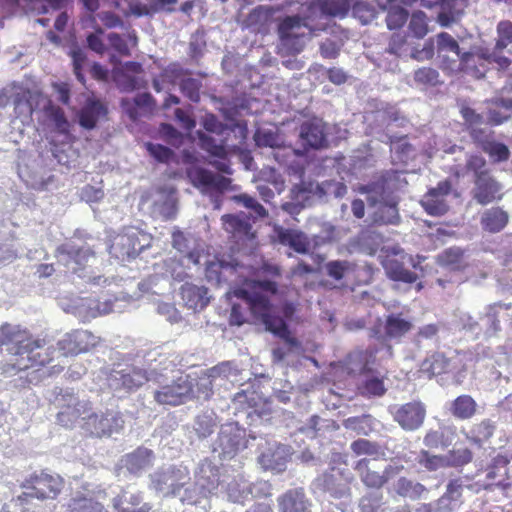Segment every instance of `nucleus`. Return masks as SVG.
I'll return each mask as SVG.
<instances>
[{
  "label": "nucleus",
  "instance_id": "1",
  "mask_svg": "<svg viewBox=\"0 0 512 512\" xmlns=\"http://www.w3.org/2000/svg\"><path fill=\"white\" fill-rule=\"evenodd\" d=\"M258 279L244 280L246 288L235 291V295L243 299L254 319L266 326L274 334L287 331L283 318L273 315L269 296L278 293V280L282 276L281 268L272 263L264 262L256 271Z\"/></svg>",
  "mask_w": 512,
  "mask_h": 512
},
{
  "label": "nucleus",
  "instance_id": "2",
  "mask_svg": "<svg viewBox=\"0 0 512 512\" xmlns=\"http://www.w3.org/2000/svg\"><path fill=\"white\" fill-rule=\"evenodd\" d=\"M3 346L14 357L9 367L16 372L46 366L54 359L55 348L19 324L0 326V352Z\"/></svg>",
  "mask_w": 512,
  "mask_h": 512
},
{
  "label": "nucleus",
  "instance_id": "3",
  "mask_svg": "<svg viewBox=\"0 0 512 512\" xmlns=\"http://www.w3.org/2000/svg\"><path fill=\"white\" fill-rule=\"evenodd\" d=\"M468 173H473L475 177L473 199L477 203L487 205L500 198L499 192L501 186L491 176L489 169L486 168V160L483 156L470 154L467 157L465 166L461 169H457L455 175L460 177Z\"/></svg>",
  "mask_w": 512,
  "mask_h": 512
},
{
  "label": "nucleus",
  "instance_id": "4",
  "mask_svg": "<svg viewBox=\"0 0 512 512\" xmlns=\"http://www.w3.org/2000/svg\"><path fill=\"white\" fill-rule=\"evenodd\" d=\"M64 485L65 480L59 474L40 470L28 475L20 487L24 490H33L35 499L46 501L57 499Z\"/></svg>",
  "mask_w": 512,
  "mask_h": 512
},
{
  "label": "nucleus",
  "instance_id": "5",
  "mask_svg": "<svg viewBox=\"0 0 512 512\" xmlns=\"http://www.w3.org/2000/svg\"><path fill=\"white\" fill-rule=\"evenodd\" d=\"M58 262L72 273L84 277L87 269L96 260V252L89 245L78 246L73 243H64L57 247Z\"/></svg>",
  "mask_w": 512,
  "mask_h": 512
},
{
  "label": "nucleus",
  "instance_id": "6",
  "mask_svg": "<svg viewBox=\"0 0 512 512\" xmlns=\"http://www.w3.org/2000/svg\"><path fill=\"white\" fill-rule=\"evenodd\" d=\"M124 421L119 412L106 410L83 417L82 429L97 438L109 437L123 428Z\"/></svg>",
  "mask_w": 512,
  "mask_h": 512
},
{
  "label": "nucleus",
  "instance_id": "7",
  "mask_svg": "<svg viewBox=\"0 0 512 512\" xmlns=\"http://www.w3.org/2000/svg\"><path fill=\"white\" fill-rule=\"evenodd\" d=\"M193 384L188 376H180L170 384L154 392V400L160 405L178 406L193 398Z\"/></svg>",
  "mask_w": 512,
  "mask_h": 512
},
{
  "label": "nucleus",
  "instance_id": "8",
  "mask_svg": "<svg viewBox=\"0 0 512 512\" xmlns=\"http://www.w3.org/2000/svg\"><path fill=\"white\" fill-rule=\"evenodd\" d=\"M402 467L388 465L383 471L375 468L371 459L362 458L354 465L361 482L369 489H381L389 479L398 474Z\"/></svg>",
  "mask_w": 512,
  "mask_h": 512
},
{
  "label": "nucleus",
  "instance_id": "9",
  "mask_svg": "<svg viewBox=\"0 0 512 512\" xmlns=\"http://www.w3.org/2000/svg\"><path fill=\"white\" fill-rule=\"evenodd\" d=\"M99 343V338L88 330H74L64 335L57 343L63 356H75L86 353Z\"/></svg>",
  "mask_w": 512,
  "mask_h": 512
},
{
  "label": "nucleus",
  "instance_id": "10",
  "mask_svg": "<svg viewBox=\"0 0 512 512\" xmlns=\"http://www.w3.org/2000/svg\"><path fill=\"white\" fill-rule=\"evenodd\" d=\"M277 30L282 44L292 47L296 52L302 50V46L296 47L299 39L312 32L306 20L298 15L284 17L278 23Z\"/></svg>",
  "mask_w": 512,
  "mask_h": 512
},
{
  "label": "nucleus",
  "instance_id": "11",
  "mask_svg": "<svg viewBox=\"0 0 512 512\" xmlns=\"http://www.w3.org/2000/svg\"><path fill=\"white\" fill-rule=\"evenodd\" d=\"M412 321L405 318L402 313H391L386 316L380 330H374L375 336L383 341L400 342L412 329Z\"/></svg>",
  "mask_w": 512,
  "mask_h": 512
},
{
  "label": "nucleus",
  "instance_id": "12",
  "mask_svg": "<svg viewBox=\"0 0 512 512\" xmlns=\"http://www.w3.org/2000/svg\"><path fill=\"white\" fill-rule=\"evenodd\" d=\"M451 183L448 180L440 181L435 188H431L423 196L421 205L431 216H442L447 213L449 206L446 196L451 192Z\"/></svg>",
  "mask_w": 512,
  "mask_h": 512
},
{
  "label": "nucleus",
  "instance_id": "13",
  "mask_svg": "<svg viewBox=\"0 0 512 512\" xmlns=\"http://www.w3.org/2000/svg\"><path fill=\"white\" fill-rule=\"evenodd\" d=\"M300 139L305 148L321 149L327 147L325 122L317 117L304 121L300 126Z\"/></svg>",
  "mask_w": 512,
  "mask_h": 512
},
{
  "label": "nucleus",
  "instance_id": "14",
  "mask_svg": "<svg viewBox=\"0 0 512 512\" xmlns=\"http://www.w3.org/2000/svg\"><path fill=\"white\" fill-rule=\"evenodd\" d=\"M425 406L420 401H412L399 406L393 413L394 420L404 429L414 431L424 422Z\"/></svg>",
  "mask_w": 512,
  "mask_h": 512
},
{
  "label": "nucleus",
  "instance_id": "15",
  "mask_svg": "<svg viewBox=\"0 0 512 512\" xmlns=\"http://www.w3.org/2000/svg\"><path fill=\"white\" fill-rule=\"evenodd\" d=\"M438 58L440 69L448 75L465 72L478 79L484 77V72L476 68V57L471 52H463L460 56H457L458 59H450L447 54Z\"/></svg>",
  "mask_w": 512,
  "mask_h": 512
},
{
  "label": "nucleus",
  "instance_id": "16",
  "mask_svg": "<svg viewBox=\"0 0 512 512\" xmlns=\"http://www.w3.org/2000/svg\"><path fill=\"white\" fill-rule=\"evenodd\" d=\"M107 114V106L102 101L89 99L78 112V123L82 128L92 130L101 119L107 117Z\"/></svg>",
  "mask_w": 512,
  "mask_h": 512
},
{
  "label": "nucleus",
  "instance_id": "17",
  "mask_svg": "<svg viewBox=\"0 0 512 512\" xmlns=\"http://www.w3.org/2000/svg\"><path fill=\"white\" fill-rule=\"evenodd\" d=\"M114 380L116 381L117 389L132 392L147 383L150 378L146 370L138 367H128L117 371L114 375Z\"/></svg>",
  "mask_w": 512,
  "mask_h": 512
},
{
  "label": "nucleus",
  "instance_id": "18",
  "mask_svg": "<svg viewBox=\"0 0 512 512\" xmlns=\"http://www.w3.org/2000/svg\"><path fill=\"white\" fill-rule=\"evenodd\" d=\"M403 259V255H387L382 261V266L391 280L409 284L414 283L418 276L416 273L405 268Z\"/></svg>",
  "mask_w": 512,
  "mask_h": 512
},
{
  "label": "nucleus",
  "instance_id": "19",
  "mask_svg": "<svg viewBox=\"0 0 512 512\" xmlns=\"http://www.w3.org/2000/svg\"><path fill=\"white\" fill-rule=\"evenodd\" d=\"M454 368L453 361L443 352H433L428 355L420 365V372L428 378L448 374Z\"/></svg>",
  "mask_w": 512,
  "mask_h": 512
},
{
  "label": "nucleus",
  "instance_id": "20",
  "mask_svg": "<svg viewBox=\"0 0 512 512\" xmlns=\"http://www.w3.org/2000/svg\"><path fill=\"white\" fill-rule=\"evenodd\" d=\"M180 294L185 306L194 311L204 309L209 303L208 289L204 286L185 283L181 286Z\"/></svg>",
  "mask_w": 512,
  "mask_h": 512
},
{
  "label": "nucleus",
  "instance_id": "21",
  "mask_svg": "<svg viewBox=\"0 0 512 512\" xmlns=\"http://www.w3.org/2000/svg\"><path fill=\"white\" fill-rule=\"evenodd\" d=\"M279 512H310L303 489H290L277 499Z\"/></svg>",
  "mask_w": 512,
  "mask_h": 512
},
{
  "label": "nucleus",
  "instance_id": "22",
  "mask_svg": "<svg viewBox=\"0 0 512 512\" xmlns=\"http://www.w3.org/2000/svg\"><path fill=\"white\" fill-rule=\"evenodd\" d=\"M91 410L88 402L75 400L72 404L64 406L57 414L58 423L66 428H71L75 423Z\"/></svg>",
  "mask_w": 512,
  "mask_h": 512
},
{
  "label": "nucleus",
  "instance_id": "23",
  "mask_svg": "<svg viewBox=\"0 0 512 512\" xmlns=\"http://www.w3.org/2000/svg\"><path fill=\"white\" fill-rule=\"evenodd\" d=\"M509 215L500 207L485 210L480 218L482 229L489 233H498L508 224Z\"/></svg>",
  "mask_w": 512,
  "mask_h": 512
},
{
  "label": "nucleus",
  "instance_id": "24",
  "mask_svg": "<svg viewBox=\"0 0 512 512\" xmlns=\"http://www.w3.org/2000/svg\"><path fill=\"white\" fill-rule=\"evenodd\" d=\"M275 11L276 10L270 6H257L246 17V27L256 32H265L273 22Z\"/></svg>",
  "mask_w": 512,
  "mask_h": 512
},
{
  "label": "nucleus",
  "instance_id": "25",
  "mask_svg": "<svg viewBox=\"0 0 512 512\" xmlns=\"http://www.w3.org/2000/svg\"><path fill=\"white\" fill-rule=\"evenodd\" d=\"M478 405L472 396L463 394L456 397L449 407L452 416L459 420H468L477 413Z\"/></svg>",
  "mask_w": 512,
  "mask_h": 512
},
{
  "label": "nucleus",
  "instance_id": "26",
  "mask_svg": "<svg viewBox=\"0 0 512 512\" xmlns=\"http://www.w3.org/2000/svg\"><path fill=\"white\" fill-rule=\"evenodd\" d=\"M438 263L453 271H464L468 267L465 251L459 247L445 249L438 256Z\"/></svg>",
  "mask_w": 512,
  "mask_h": 512
},
{
  "label": "nucleus",
  "instance_id": "27",
  "mask_svg": "<svg viewBox=\"0 0 512 512\" xmlns=\"http://www.w3.org/2000/svg\"><path fill=\"white\" fill-rule=\"evenodd\" d=\"M223 228L235 237H248L251 232L249 220L240 215L225 214L222 216Z\"/></svg>",
  "mask_w": 512,
  "mask_h": 512
},
{
  "label": "nucleus",
  "instance_id": "28",
  "mask_svg": "<svg viewBox=\"0 0 512 512\" xmlns=\"http://www.w3.org/2000/svg\"><path fill=\"white\" fill-rule=\"evenodd\" d=\"M502 311L501 305H491L487 308L486 312L480 317V325L483 329L485 337H493L500 330V313Z\"/></svg>",
  "mask_w": 512,
  "mask_h": 512
},
{
  "label": "nucleus",
  "instance_id": "29",
  "mask_svg": "<svg viewBox=\"0 0 512 512\" xmlns=\"http://www.w3.org/2000/svg\"><path fill=\"white\" fill-rule=\"evenodd\" d=\"M326 273L336 281H340L350 275L356 276L360 268L357 264L346 260H333L325 265Z\"/></svg>",
  "mask_w": 512,
  "mask_h": 512
},
{
  "label": "nucleus",
  "instance_id": "30",
  "mask_svg": "<svg viewBox=\"0 0 512 512\" xmlns=\"http://www.w3.org/2000/svg\"><path fill=\"white\" fill-rule=\"evenodd\" d=\"M509 459L504 455H497L487 468L486 479L497 486H505L503 483L508 474Z\"/></svg>",
  "mask_w": 512,
  "mask_h": 512
},
{
  "label": "nucleus",
  "instance_id": "31",
  "mask_svg": "<svg viewBox=\"0 0 512 512\" xmlns=\"http://www.w3.org/2000/svg\"><path fill=\"white\" fill-rule=\"evenodd\" d=\"M153 457L152 450L144 447H139L135 451L126 456V467L132 473H138L151 465Z\"/></svg>",
  "mask_w": 512,
  "mask_h": 512
},
{
  "label": "nucleus",
  "instance_id": "32",
  "mask_svg": "<svg viewBox=\"0 0 512 512\" xmlns=\"http://www.w3.org/2000/svg\"><path fill=\"white\" fill-rule=\"evenodd\" d=\"M395 491L401 497L418 500L427 492V488L419 482L400 477L395 484Z\"/></svg>",
  "mask_w": 512,
  "mask_h": 512
},
{
  "label": "nucleus",
  "instance_id": "33",
  "mask_svg": "<svg viewBox=\"0 0 512 512\" xmlns=\"http://www.w3.org/2000/svg\"><path fill=\"white\" fill-rule=\"evenodd\" d=\"M344 428L356 432L358 435L368 436L374 430V418L370 414L348 417L343 420Z\"/></svg>",
  "mask_w": 512,
  "mask_h": 512
},
{
  "label": "nucleus",
  "instance_id": "34",
  "mask_svg": "<svg viewBox=\"0 0 512 512\" xmlns=\"http://www.w3.org/2000/svg\"><path fill=\"white\" fill-rule=\"evenodd\" d=\"M494 430L495 427L492 422L489 419H484L479 423L474 424L470 428L466 437L469 441L477 445H482L492 437Z\"/></svg>",
  "mask_w": 512,
  "mask_h": 512
},
{
  "label": "nucleus",
  "instance_id": "35",
  "mask_svg": "<svg viewBox=\"0 0 512 512\" xmlns=\"http://www.w3.org/2000/svg\"><path fill=\"white\" fill-rule=\"evenodd\" d=\"M70 512H108L98 500L87 496H76L71 499Z\"/></svg>",
  "mask_w": 512,
  "mask_h": 512
},
{
  "label": "nucleus",
  "instance_id": "36",
  "mask_svg": "<svg viewBox=\"0 0 512 512\" xmlns=\"http://www.w3.org/2000/svg\"><path fill=\"white\" fill-rule=\"evenodd\" d=\"M354 0H321L320 9L323 14L332 17H345Z\"/></svg>",
  "mask_w": 512,
  "mask_h": 512
},
{
  "label": "nucleus",
  "instance_id": "37",
  "mask_svg": "<svg viewBox=\"0 0 512 512\" xmlns=\"http://www.w3.org/2000/svg\"><path fill=\"white\" fill-rule=\"evenodd\" d=\"M480 147L493 162H504L510 157V150L504 143L485 140L480 143Z\"/></svg>",
  "mask_w": 512,
  "mask_h": 512
},
{
  "label": "nucleus",
  "instance_id": "38",
  "mask_svg": "<svg viewBox=\"0 0 512 512\" xmlns=\"http://www.w3.org/2000/svg\"><path fill=\"white\" fill-rule=\"evenodd\" d=\"M414 82L424 87H435L442 84L439 72L432 67H421L414 71Z\"/></svg>",
  "mask_w": 512,
  "mask_h": 512
},
{
  "label": "nucleus",
  "instance_id": "39",
  "mask_svg": "<svg viewBox=\"0 0 512 512\" xmlns=\"http://www.w3.org/2000/svg\"><path fill=\"white\" fill-rule=\"evenodd\" d=\"M417 462L428 471H436L440 468L450 466L448 456L431 455L426 450L419 452Z\"/></svg>",
  "mask_w": 512,
  "mask_h": 512
},
{
  "label": "nucleus",
  "instance_id": "40",
  "mask_svg": "<svg viewBox=\"0 0 512 512\" xmlns=\"http://www.w3.org/2000/svg\"><path fill=\"white\" fill-rule=\"evenodd\" d=\"M199 146L202 150L209 153L211 156L218 158H225L227 153L224 145L218 144L216 140L202 131H197Z\"/></svg>",
  "mask_w": 512,
  "mask_h": 512
},
{
  "label": "nucleus",
  "instance_id": "41",
  "mask_svg": "<svg viewBox=\"0 0 512 512\" xmlns=\"http://www.w3.org/2000/svg\"><path fill=\"white\" fill-rule=\"evenodd\" d=\"M186 174L196 188H209L213 180V173L202 167H190L186 170Z\"/></svg>",
  "mask_w": 512,
  "mask_h": 512
},
{
  "label": "nucleus",
  "instance_id": "42",
  "mask_svg": "<svg viewBox=\"0 0 512 512\" xmlns=\"http://www.w3.org/2000/svg\"><path fill=\"white\" fill-rule=\"evenodd\" d=\"M436 41L438 57H442V55H445L448 52H452L456 56H460L462 54L458 42L449 33H439L436 36Z\"/></svg>",
  "mask_w": 512,
  "mask_h": 512
},
{
  "label": "nucleus",
  "instance_id": "43",
  "mask_svg": "<svg viewBox=\"0 0 512 512\" xmlns=\"http://www.w3.org/2000/svg\"><path fill=\"white\" fill-rule=\"evenodd\" d=\"M351 7L354 17L359 19L363 25L369 24L376 18L375 7L365 1H354Z\"/></svg>",
  "mask_w": 512,
  "mask_h": 512
},
{
  "label": "nucleus",
  "instance_id": "44",
  "mask_svg": "<svg viewBox=\"0 0 512 512\" xmlns=\"http://www.w3.org/2000/svg\"><path fill=\"white\" fill-rule=\"evenodd\" d=\"M399 218L398 210L395 204H381L374 215V222L382 224H395Z\"/></svg>",
  "mask_w": 512,
  "mask_h": 512
},
{
  "label": "nucleus",
  "instance_id": "45",
  "mask_svg": "<svg viewBox=\"0 0 512 512\" xmlns=\"http://www.w3.org/2000/svg\"><path fill=\"white\" fill-rule=\"evenodd\" d=\"M409 31L414 37L421 39L428 33L427 17L424 12H413L409 22Z\"/></svg>",
  "mask_w": 512,
  "mask_h": 512
},
{
  "label": "nucleus",
  "instance_id": "46",
  "mask_svg": "<svg viewBox=\"0 0 512 512\" xmlns=\"http://www.w3.org/2000/svg\"><path fill=\"white\" fill-rule=\"evenodd\" d=\"M350 449L356 456L368 455L376 457L380 454V446L378 443L363 438L353 441L350 445Z\"/></svg>",
  "mask_w": 512,
  "mask_h": 512
},
{
  "label": "nucleus",
  "instance_id": "47",
  "mask_svg": "<svg viewBox=\"0 0 512 512\" xmlns=\"http://www.w3.org/2000/svg\"><path fill=\"white\" fill-rule=\"evenodd\" d=\"M497 35L495 50L501 52L512 43V22L500 21L497 25Z\"/></svg>",
  "mask_w": 512,
  "mask_h": 512
},
{
  "label": "nucleus",
  "instance_id": "48",
  "mask_svg": "<svg viewBox=\"0 0 512 512\" xmlns=\"http://www.w3.org/2000/svg\"><path fill=\"white\" fill-rule=\"evenodd\" d=\"M408 19V11L400 6L390 7L386 17L387 27L390 30L401 28Z\"/></svg>",
  "mask_w": 512,
  "mask_h": 512
},
{
  "label": "nucleus",
  "instance_id": "49",
  "mask_svg": "<svg viewBox=\"0 0 512 512\" xmlns=\"http://www.w3.org/2000/svg\"><path fill=\"white\" fill-rule=\"evenodd\" d=\"M145 147L149 154L158 162L168 164L174 158V152L167 146L148 142Z\"/></svg>",
  "mask_w": 512,
  "mask_h": 512
},
{
  "label": "nucleus",
  "instance_id": "50",
  "mask_svg": "<svg viewBox=\"0 0 512 512\" xmlns=\"http://www.w3.org/2000/svg\"><path fill=\"white\" fill-rule=\"evenodd\" d=\"M201 83L195 78H185L180 82V90L182 94L192 102L200 100Z\"/></svg>",
  "mask_w": 512,
  "mask_h": 512
},
{
  "label": "nucleus",
  "instance_id": "51",
  "mask_svg": "<svg viewBox=\"0 0 512 512\" xmlns=\"http://www.w3.org/2000/svg\"><path fill=\"white\" fill-rule=\"evenodd\" d=\"M237 203L242 204L244 207L251 209L254 213L261 218L268 215L266 209L252 196L248 194H240L234 197Z\"/></svg>",
  "mask_w": 512,
  "mask_h": 512
},
{
  "label": "nucleus",
  "instance_id": "52",
  "mask_svg": "<svg viewBox=\"0 0 512 512\" xmlns=\"http://www.w3.org/2000/svg\"><path fill=\"white\" fill-rule=\"evenodd\" d=\"M118 88L124 92H132L139 88V79L136 76L121 72L115 76Z\"/></svg>",
  "mask_w": 512,
  "mask_h": 512
},
{
  "label": "nucleus",
  "instance_id": "53",
  "mask_svg": "<svg viewBox=\"0 0 512 512\" xmlns=\"http://www.w3.org/2000/svg\"><path fill=\"white\" fill-rule=\"evenodd\" d=\"M50 118L53 120L57 130L66 134L69 131V122L64 111L60 107H52L50 110Z\"/></svg>",
  "mask_w": 512,
  "mask_h": 512
},
{
  "label": "nucleus",
  "instance_id": "54",
  "mask_svg": "<svg viewBox=\"0 0 512 512\" xmlns=\"http://www.w3.org/2000/svg\"><path fill=\"white\" fill-rule=\"evenodd\" d=\"M472 457V452L469 449L464 448L451 451L448 459L452 466H463L471 462Z\"/></svg>",
  "mask_w": 512,
  "mask_h": 512
},
{
  "label": "nucleus",
  "instance_id": "55",
  "mask_svg": "<svg viewBox=\"0 0 512 512\" xmlns=\"http://www.w3.org/2000/svg\"><path fill=\"white\" fill-rule=\"evenodd\" d=\"M28 95H30V92H24L22 95H18L14 104L15 111L17 113L24 114L27 117H31L34 112V108L32 106L30 99L27 97Z\"/></svg>",
  "mask_w": 512,
  "mask_h": 512
},
{
  "label": "nucleus",
  "instance_id": "56",
  "mask_svg": "<svg viewBox=\"0 0 512 512\" xmlns=\"http://www.w3.org/2000/svg\"><path fill=\"white\" fill-rule=\"evenodd\" d=\"M363 391L366 394L373 396H382L386 389L384 387V383L379 378H370L367 379L363 384Z\"/></svg>",
  "mask_w": 512,
  "mask_h": 512
},
{
  "label": "nucleus",
  "instance_id": "57",
  "mask_svg": "<svg viewBox=\"0 0 512 512\" xmlns=\"http://www.w3.org/2000/svg\"><path fill=\"white\" fill-rule=\"evenodd\" d=\"M110 46L117 51L121 56H129L130 50L126 40L117 33H110L108 35Z\"/></svg>",
  "mask_w": 512,
  "mask_h": 512
},
{
  "label": "nucleus",
  "instance_id": "58",
  "mask_svg": "<svg viewBox=\"0 0 512 512\" xmlns=\"http://www.w3.org/2000/svg\"><path fill=\"white\" fill-rule=\"evenodd\" d=\"M127 502L126 494L117 495L113 499V507L117 512H149L150 507L147 504L142 505L139 508L130 509L125 507L124 504Z\"/></svg>",
  "mask_w": 512,
  "mask_h": 512
},
{
  "label": "nucleus",
  "instance_id": "59",
  "mask_svg": "<svg viewBox=\"0 0 512 512\" xmlns=\"http://www.w3.org/2000/svg\"><path fill=\"white\" fill-rule=\"evenodd\" d=\"M133 102L145 113H151L156 106V100L150 93L138 94Z\"/></svg>",
  "mask_w": 512,
  "mask_h": 512
},
{
  "label": "nucleus",
  "instance_id": "60",
  "mask_svg": "<svg viewBox=\"0 0 512 512\" xmlns=\"http://www.w3.org/2000/svg\"><path fill=\"white\" fill-rule=\"evenodd\" d=\"M406 45V36L400 33H395L391 36L388 44L387 51L390 54L400 56Z\"/></svg>",
  "mask_w": 512,
  "mask_h": 512
},
{
  "label": "nucleus",
  "instance_id": "61",
  "mask_svg": "<svg viewBox=\"0 0 512 512\" xmlns=\"http://www.w3.org/2000/svg\"><path fill=\"white\" fill-rule=\"evenodd\" d=\"M73 66H74V74L76 78L84 84L85 78L82 73L83 64L86 60L85 54L81 50H74L72 52Z\"/></svg>",
  "mask_w": 512,
  "mask_h": 512
},
{
  "label": "nucleus",
  "instance_id": "62",
  "mask_svg": "<svg viewBox=\"0 0 512 512\" xmlns=\"http://www.w3.org/2000/svg\"><path fill=\"white\" fill-rule=\"evenodd\" d=\"M53 89L57 95V100L68 105L70 102V85L66 82L54 83Z\"/></svg>",
  "mask_w": 512,
  "mask_h": 512
},
{
  "label": "nucleus",
  "instance_id": "63",
  "mask_svg": "<svg viewBox=\"0 0 512 512\" xmlns=\"http://www.w3.org/2000/svg\"><path fill=\"white\" fill-rule=\"evenodd\" d=\"M444 435L437 430H430L424 436L423 442L429 448H438L443 443Z\"/></svg>",
  "mask_w": 512,
  "mask_h": 512
},
{
  "label": "nucleus",
  "instance_id": "64",
  "mask_svg": "<svg viewBox=\"0 0 512 512\" xmlns=\"http://www.w3.org/2000/svg\"><path fill=\"white\" fill-rule=\"evenodd\" d=\"M121 107L128 115V117L133 121L138 120V118L142 115L140 113L141 109L133 102V100H130L128 98L121 100Z\"/></svg>",
  "mask_w": 512,
  "mask_h": 512
}]
</instances>
